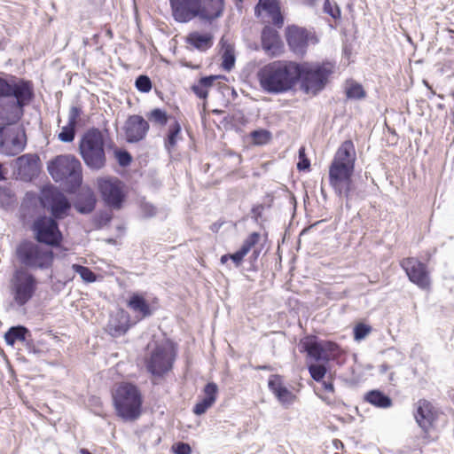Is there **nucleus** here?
Returning a JSON list of instances; mask_svg holds the SVG:
<instances>
[{
    "instance_id": "f257e3e1",
    "label": "nucleus",
    "mask_w": 454,
    "mask_h": 454,
    "mask_svg": "<svg viewBox=\"0 0 454 454\" xmlns=\"http://www.w3.org/2000/svg\"><path fill=\"white\" fill-rule=\"evenodd\" d=\"M356 160V149L351 140H345L337 149L328 172L329 184L334 193L347 200L352 199L355 192L353 174Z\"/></svg>"
},
{
    "instance_id": "f03ea898",
    "label": "nucleus",
    "mask_w": 454,
    "mask_h": 454,
    "mask_svg": "<svg viewBox=\"0 0 454 454\" xmlns=\"http://www.w3.org/2000/svg\"><path fill=\"white\" fill-rule=\"evenodd\" d=\"M302 66L290 60H275L262 66L256 73L262 90L270 94L291 90L301 77Z\"/></svg>"
},
{
    "instance_id": "7ed1b4c3",
    "label": "nucleus",
    "mask_w": 454,
    "mask_h": 454,
    "mask_svg": "<svg viewBox=\"0 0 454 454\" xmlns=\"http://www.w3.org/2000/svg\"><path fill=\"white\" fill-rule=\"evenodd\" d=\"M79 153L90 170L103 169L107 162L103 132L96 128L88 129L80 139Z\"/></svg>"
},
{
    "instance_id": "20e7f679",
    "label": "nucleus",
    "mask_w": 454,
    "mask_h": 454,
    "mask_svg": "<svg viewBox=\"0 0 454 454\" xmlns=\"http://www.w3.org/2000/svg\"><path fill=\"white\" fill-rule=\"evenodd\" d=\"M116 414L124 421H134L141 415L142 395L137 386L121 383L113 393Z\"/></svg>"
},
{
    "instance_id": "39448f33",
    "label": "nucleus",
    "mask_w": 454,
    "mask_h": 454,
    "mask_svg": "<svg viewBox=\"0 0 454 454\" xmlns=\"http://www.w3.org/2000/svg\"><path fill=\"white\" fill-rule=\"evenodd\" d=\"M175 359L176 352L170 343L155 342L153 348L148 345L145 365L153 376L162 377L172 369Z\"/></svg>"
},
{
    "instance_id": "423d86ee",
    "label": "nucleus",
    "mask_w": 454,
    "mask_h": 454,
    "mask_svg": "<svg viewBox=\"0 0 454 454\" xmlns=\"http://www.w3.org/2000/svg\"><path fill=\"white\" fill-rule=\"evenodd\" d=\"M37 284L35 277L27 269H16L9 284L13 302L19 307L25 306L35 295Z\"/></svg>"
},
{
    "instance_id": "0eeeda50",
    "label": "nucleus",
    "mask_w": 454,
    "mask_h": 454,
    "mask_svg": "<svg viewBox=\"0 0 454 454\" xmlns=\"http://www.w3.org/2000/svg\"><path fill=\"white\" fill-rule=\"evenodd\" d=\"M301 66L302 88L307 93L312 94L318 93L325 87L330 75L335 70V65L329 61Z\"/></svg>"
},
{
    "instance_id": "6e6552de",
    "label": "nucleus",
    "mask_w": 454,
    "mask_h": 454,
    "mask_svg": "<svg viewBox=\"0 0 454 454\" xmlns=\"http://www.w3.org/2000/svg\"><path fill=\"white\" fill-rule=\"evenodd\" d=\"M19 262L28 269H47L53 261V253L32 241L21 242L16 249Z\"/></svg>"
},
{
    "instance_id": "1a4fd4ad",
    "label": "nucleus",
    "mask_w": 454,
    "mask_h": 454,
    "mask_svg": "<svg viewBox=\"0 0 454 454\" xmlns=\"http://www.w3.org/2000/svg\"><path fill=\"white\" fill-rule=\"evenodd\" d=\"M48 170L56 182L67 180L74 186L82 183V165L73 155L57 156L49 163Z\"/></svg>"
},
{
    "instance_id": "9d476101",
    "label": "nucleus",
    "mask_w": 454,
    "mask_h": 454,
    "mask_svg": "<svg viewBox=\"0 0 454 454\" xmlns=\"http://www.w3.org/2000/svg\"><path fill=\"white\" fill-rule=\"evenodd\" d=\"M12 97L15 99L0 102V125H12L20 120L24 106L34 98V89L26 91L20 90Z\"/></svg>"
},
{
    "instance_id": "9b49d317",
    "label": "nucleus",
    "mask_w": 454,
    "mask_h": 454,
    "mask_svg": "<svg viewBox=\"0 0 454 454\" xmlns=\"http://www.w3.org/2000/svg\"><path fill=\"white\" fill-rule=\"evenodd\" d=\"M299 346L301 352H306L309 357L317 362H328L338 357L340 353V347L336 343L319 340L313 335L306 336L301 340Z\"/></svg>"
},
{
    "instance_id": "f8f14e48",
    "label": "nucleus",
    "mask_w": 454,
    "mask_h": 454,
    "mask_svg": "<svg viewBox=\"0 0 454 454\" xmlns=\"http://www.w3.org/2000/svg\"><path fill=\"white\" fill-rule=\"evenodd\" d=\"M41 204L51 212L53 219H63L68 215L71 208L67 196L55 187L43 189Z\"/></svg>"
},
{
    "instance_id": "ddd939ff",
    "label": "nucleus",
    "mask_w": 454,
    "mask_h": 454,
    "mask_svg": "<svg viewBox=\"0 0 454 454\" xmlns=\"http://www.w3.org/2000/svg\"><path fill=\"white\" fill-rule=\"evenodd\" d=\"M98 186L102 200L109 207L119 210L125 200L122 183L116 177H102L98 179Z\"/></svg>"
},
{
    "instance_id": "4468645a",
    "label": "nucleus",
    "mask_w": 454,
    "mask_h": 454,
    "mask_svg": "<svg viewBox=\"0 0 454 454\" xmlns=\"http://www.w3.org/2000/svg\"><path fill=\"white\" fill-rule=\"evenodd\" d=\"M35 239L40 243L51 246H58L61 239L62 234L59 230L56 219L47 216L37 218L32 227Z\"/></svg>"
},
{
    "instance_id": "2eb2a0df",
    "label": "nucleus",
    "mask_w": 454,
    "mask_h": 454,
    "mask_svg": "<svg viewBox=\"0 0 454 454\" xmlns=\"http://www.w3.org/2000/svg\"><path fill=\"white\" fill-rule=\"evenodd\" d=\"M286 39L291 51L297 56H303L306 53L309 42L317 43L313 33L296 25H291L286 28Z\"/></svg>"
},
{
    "instance_id": "dca6fc26",
    "label": "nucleus",
    "mask_w": 454,
    "mask_h": 454,
    "mask_svg": "<svg viewBox=\"0 0 454 454\" xmlns=\"http://www.w3.org/2000/svg\"><path fill=\"white\" fill-rule=\"evenodd\" d=\"M25 147L24 136L16 129L0 128V153L8 156L19 154Z\"/></svg>"
},
{
    "instance_id": "f3484780",
    "label": "nucleus",
    "mask_w": 454,
    "mask_h": 454,
    "mask_svg": "<svg viewBox=\"0 0 454 454\" xmlns=\"http://www.w3.org/2000/svg\"><path fill=\"white\" fill-rule=\"evenodd\" d=\"M411 282L419 287L426 289L430 286V279L426 265L414 257H408L401 262Z\"/></svg>"
},
{
    "instance_id": "a211bd4d",
    "label": "nucleus",
    "mask_w": 454,
    "mask_h": 454,
    "mask_svg": "<svg viewBox=\"0 0 454 454\" xmlns=\"http://www.w3.org/2000/svg\"><path fill=\"white\" fill-rule=\"evenodd\" d=\"M176 21L186 23L198 17L201 0H169Z\"/></svg>"
},
{
    "instance_id": "6ab92c4d",
    "label": "nucleus",
    "mask_w": 454,
    "mask_h": 454,
    "mask_svg": "<svg viewBox=\"0 0 454 454\" xmlns=\"http://www.w3.org/2000/svg\"><path fill=\"white\" fill-rule=\"evenodd\" d=\"M149 130V124L140 115H131L124 125L125 137L128 143H137L143 140Z\"/></svg>"
},
{
    "instance_id": "aec40b11",
    "label": "nucleus",
    "mask_w": 454,
    "mask_h": 454,
    "mask_svg": "<svg viewBox=\"0 0 454 454\" xmlns=\"http://www.w3.org/2000/svg\"><path fill=\"white\" fill-rule=\"evenodd\" d=\"M262 48L270 57L280 56L283 52V43L278 32L270 27L265 26L261 35Z\"/></svg>"
},
{
    "instance_id": "412c9836",
    "label": "nucleus",
    "mask_w": 454,
    "mask_h": 454,
    "mask_svg": "<svg viewBox=\"0 0 454 454\" xmlns=\"http://www.w3.org/2000/svg\"><path fill=\"white\" fill-rule=\"evenodd\" d=\"M31 89H34V86L30 81L11 74L7 75L6 78L0 76V98H9L16 94V91H20V90L26 91Z\"/></svg>"
},
{
    "instance_id": "4be33fe9",
    "label": "nucleus",
    "mask_w": 454,
    "mask_h": 454,
    "mask_svg": "<svg viewBox=\"0 0 454 454\" xmlns=\"http://www.w3.org/2000/svg\"><path fill=\"white\" fill-rule=\"evenodd\" d=\"M224 9L225 0H201L198 18L212 23L223 15Z\"/></svg>"
},
{
    "instance_id": "5701e85b",
    "label": "nucleus",
    "mask_w": 454,
    "mask_h": 454,
    "mask_svg": "<svg viewBox=\"0 0 454 454\" xmlns=\"http://www.w3.org/2000/svg\"><path fill=\"white\" fill-rule=\"evenodd\" d=\"M268 387L283 406L288 407L294 403L295 395L283 385L279 375H271L268 381Z\"/></svg>"
},
{
    "instance_id": "b1692460",
    "label": "nucleus",
    "mask_w": 454,
    "mask_h": 454,
    "mask_svg": "<svg viewBox=\"0 0 454 454\" xmlns=\"http://www.w3.org/2000/svg\"><path fill=\"white\" fill-rule=\"evenodd\" d=\"M39 158L35 154H24L17 158L16 168L18 174L23 179H31L38 172Z\"/></svg>"
},
{
    "instance_id": "393cba45",
    "label": "nucleus",
    "mask_w": 454,
    "mask_h": 454,
    "mask_svg": "<svg viewBox=\"0 0 454 454\" xmlns=\"http://www.w3.org/2000/svg\"><path fill=\"white\" fill-rule=\"evenodd\" d=\"M417 405V411L414 415L416 422L424 432H428L435 419L433 406L425 399L419 400Z\"/></svg>"
},
{
    "instance_id": "a878e982",
    "label": "nucleus",
    "mask_w": 454,
    "mask_h": 454,
    "mask_svg": "<svg viewBox=\"0 0 454 454\" xmlns=\"http://www.w3.org/2000/svg\"><path fill=\"white\" fill-rule=\"evenodd\" d=\"M218 392V387L214 382L207 383L204 387L205 396L201 401L197 403L193 407V412L196 415L204 414L207 409H209L216 400V395Z\"/></svg>"
},
{
    "instance_id": "bb28decb",
    "label": "nucleus",
    "mask_w": 454,
    "mask_h": 454,
    "mask_svg": "<svg viewBox=\"0 0 454 454\" xmlns=\"http://www.w3.org/2000/svg\"><path fill=\"white\" fill-rule=\"evenodd\" d=\"M128 307L135 313L139 314L140 318H145L153 315V310L144 296L138 293L132 294L128 301Z\"/></svg>"
},
{
    "instance_id": "cd10ccee",
    "label": "nucleus",
    "mask_w": 454,
    "mask_h": 454,
    "mask_svg": "<svg viewBox=\"0 0 454 454\" xmlns=\"http://www.w3.org/2000/svg\"><path fill=\"white\" fill-rule=\"evenodd\" d=\"M260 234L258 232L251 233L244 241L241 247L234 254H230V258L236 267H239L244 257L249 253L251 248L259 241Z\"/></svg>"
},
{
    "instance_id": "c85d7f7f",
    "label": "nucleus",
    "mask_w": 454,
    "mask_h": 454,
    "mask_svg": "<svg viewBox=\"0 0 454 454\" xmlns=\"http://www.w3.org/2000/svg\"><path fill=\"white\" fill-rule=\"evenodd\" d=\"M96 201V197L92 192H81L74 202V208L81 214H90L94 210Z\"/></svg>"
},
{
    "instance_id": "c756f323",
    "label": "nucleus",
    "mask_w": 454,
    "mask_h": 454,
    "mask_svg": "<svg viewBox=\"0 0 454 454\" xmlns=\"http://www.w3.org/2000/svg\"><path fill=\"white\" fill-rule=\"evenodd\" d=\"M187 42L199 51H205L212 47L213 36L210 34L193 32L188 35Z\"/></svg>"
},
{
    "instance_id": "7c9ffc66",
    "label": "nucleus",
    "mask_w": 454,
    "mask_h": 454,
    "mask_svg": "<svg viewBox=\"0 0 454 454\" xmlns=\"http://www.w3.org/2000/svg\"><path fill=\"white\" fill-rule=\"evenodd\" d=\"M365 400L378 408H388L392 405L391 398L380 390L369 391Z\"/></svg>"
},
{
    "instance_id": "2f4dec72",
    "label": "nucleus",
    "mask_w": 454,
    "mask_h": 454,
    "mask_svg": "<svg viewBox=\"0 0 454 454\" xmlns=\"http://www.w3.org/2000/svg\"><path fill=\"white\" fill-rule=\"evenodd\" d=\"M28 333L25 326H12L4 334L5 342L13 346L16 341H25Z\"/></svg>"
},
{
    "instance_id": "473e14b6",
    "label": "nucleus",
    "mask_w": 454,
    "mask_h": 454,
    "mask_svg": "<svg viewBox=\"0 0 454 454\" xmlns=\"http://www.w3.org/2000/svg\"><path fill=\"white\" fill-rule=\"evenodd\" d=\"M180 133L181 126L177 121H175L174 123L169 126L168 137L165 139V147L168 152L176 146Z\"/></svg>"
},
{
    "instance_id": "72a5a7b5",
    "label": "nucleus",
    "mask_w": 454,
    "mask_h": 454,
    "mask_svg": "<svg viewBox=\"0 0 454 454\" xmlns=\"http://www.w3.org/2000/svg\"><path fill=\"white\" fill-rule=\"evenodd\" d=\"M279 8L276 0H259L255 6V13H260L262 11L265 12L267 15H271L277 9Z\"/></svg>"
},
{
    "instance_id": "f704fd0d",
    "label": "nucleus",
    "mask_w": 454,
    "mask_h": 454,
    "mask_svg": "<svg viewBox=\"0 0 454 454\" xmlns=\"http://www.w3.org/2000/svg\"><path fill=\"white\" fill-rule=\"evenodd\" d=\"M72 267L74 272L79 274L83 281L87 283H92L96 281V274L88 267L79 264H73Z\"/></svg>"
},
{
    "instance_id": "c9c22d12",
    "label": "nucleus",
    "mask_w": 454,
    "mask_h": 454,
    "mask_svg": "<svg viewBox=\"0 0 454 454\" xmlns=\"http://www.w3.org/2000/svg\"><path fill=\"white\" fill-rule=\"evenodd\" d=\"M251 137L255 145H265L270 140L271 134L266 129H258L251 132Z\"/></svg>"
},
{
    "instance_id": "e433bc0d",
    "label": "nucleus",
    "mask_w": 454,
    "mask_h": 454,
    "mask_svg": "<svg viewBox=\"0 0 454 454\" xmlns=\"http://www.w3.org/2000/svg\"><path fill=\"white\" fill-rule=\"evenodd\" d=\"M148 118L151 121H153L159 125H165L168 122V114L165 111L155 108L150 112Z\"/></svg>"
},
{
    "instance_id": "4c0bfd02",
    "label": "nucleus",
    "mask_w": 454,
    "mask_h": 454,
    "mask_svg": "<svg viewBox=\"0 0 454 454\" xmlns=\"http://www.w3.org/2000/svg\"><path fill=\"white\" fill-rule=\"evenodd\" d=\"M346 95L348 98L361 99L365 97V91L362 85L352 83L346 89Z\"/></svg>"
},
{
    "instance_id": "58836bf2",
    "label": "nucleus",
    "mask_w": 454,
    "mask_h": 454,
    "mask_svg": "<svg viewBox=\"0 0 454 454\" xmlns=\"http://www.w3.org/2000/svg\"><path fill=\"white\" fill-rule=\"evenodd\" d=\"M75 127L69 124L64 126L59 133L58 137L61 142L69 143L74 139Z\"/></svg>"
},
{
    "instance_id": "ea45409f",
    "label": "nucleus",
    "mask_w": 454,
    "mask_h": 454,
    "mask_svg": "<svg viewBox=\"0 0 454 454\" xmlns=\"http://www.w3.org/2000/svg\"><path fill=\"white\" fill-rule=\"evenodd\" d=\"M309 372L311 378L314 380L319 382L324 379L326 373V368L323 364H310L309 366Z\"/></svg>"
},
{
    "instance_id": "a19ab883",
    "label": "nucleus",
    "mask_w": 454,
    "mask_h": 454,
    "mask_svg": "<svg viewBox=\"0 0 454 454\" xmlns=\"http://www.w3.org/2000/svg\"><path fill=\"white\" fill-rule=\"evenodd\" d=\"M324 12L330 15L333 19L340 18V9L336 3H331L330 0H325Z\"/></svg>"
},
{
    "instance_id": "79ce46f5",
    "label": "nucleus",
    "mask_w": 454,
    "mask_h": 454,
    "mask_svg": "<svg viewBox=\"0 0 454 454\" xmlns=\"http://www.w3.org/2000/svg\"><path fill=\"white\" fill-rule=\"evenodd\" d=\"M114 155L119 165L121 167H127L131 163L132 157L126 150L116 149L114 151Z\"/></svg>"
},
{
    "instance_id": "37998d69",
    "label": "nucleus",
    "mask_w": 454,
    "mask_h": 454,
    "mask_svg": "<svg viewBox=\"0 0 454 454\" xmlns=\"http://www.w3.org/2000/svg\"><path fill=\"white\" fill-rule=\"evenodd\" d=\"M372 331V327L368 325L360 323L354 328V338L356 340L364 339Z\"/></svg>"
},
{
    "instance_id": "c03bdc74",
    "label": "nucleus",
    "mask_w": 454,
    "mask_h": 454,
    "mask_svg": "<svg viewBox=\"0 0 454 454\" xmlns=\"http://www.w3.org/2000/svg\"><path fill=\"white\" fill-rule=\"evenodd\" d=\"M135 85L141 92H149L152 89V82L146 75H139L136 80Z\"/></svg>"
},
{
    "instance_id": "a18cd8bd",
    "label": "nucleus",
    "mask_w": 454,
    "mask_h": 454,
    "mask_svg": "<svg viewBox=\"0 0 454 454\" xmlns=\"http://www.w3.org/2000/svg\"><path fill=\"white\" fill-rule=\"evenodd\" d=\"M235 64V56L231 50L226 49L223 54L222 67L223 69L230 71Z\"/></svg>"
},
{
    "instance_id": "49530a36",
    "label": "nucleus",
    "mask_w": 454,
    "mask_h": 454,
    "mask_svg": "<svg viewBox=\"0 0 454 454\" xmlns=\"http://www.w3.org/2000/svg\"><path fill=\"white\" fill-rule=\"evenodd\" d=\"M81 114H82V109L80 107L72 106L68 113V123L67 124L76 128V125H77V122H78Z\"/></svg>"
},
{
    "instance_id": "de8ad7c7",
    "label": "nucleus",
    "mask_w": 454,
    "mask_h": 454,
    "mask_svg": "<svg viewBox=\"0 0 454 454\" xmlns=\"http://www.w3.org/2000/svg\"><path fill=\"white\" fill-rule=\"evenodd\" d=\"M270 18L271 23L280 28L284 25V17L281 13L280 7L277 9L271 15H269Z\"/></svg>"
},
{
    "instance_id": "09e8293b",
    "label": "nucleus",
    "mask_w": 454,
    "mask_h": 454,
    "mask_svg": "<svg viewBox=\"0 0 454 454\" xmlns=\"http://www.w3.org/2000/svg\"><path fill=\"white\" fill-rule=\"evenodd\" d=\"M192 90L195 93V95L200 98L206 99L208 95V91L206 88H204L200 82H198L197 84L192 86Z\"/></svg>"
},
{
    "instance_id": "8fccbe9b",
    "label": "nucleus",
    "mask_w": 454,
    "mask_h": 454,
    "mask_svg": "<svg viewBox=\"0 0 454 454\" xmlns=\"http://www.w3.org/2000/svg\"><path fill=\"white\" fill-rule=\"evenodd\" d=\"M174 449L176 454H191L192 451L190 445L184 442H178Z\"/></svg>"
},
{
    "instance_id": "3c124183",
    "label": "nucleus",
    "mask_w": 454,
    "mask_h": 454,
    "mask_svg": "<svg viewBox=\"0 0 454 454\" xmlns=\"http://www.w3.org/2000/svg\"><path fill=\"white\" fill-rule=\"evenodd\" d=\"M142 212L147 217L153 216L156 214V207L149 203H144L141 207Z\"/></svg>"
},
{
    "instance_id": "603ef678",
    "label": "nucleus",
    "mask_w": 454,
    "mask_h": 454,
    "mask_svg": "<svg viewBox=\"0 0 454 454\" xmlns=\"http://www.w3.org/2000/svg\"><path fill=\"white\" fill-rule=\"evenodd\" d=\"M218 78V76L216 75H209V76H205V77H201L200 80H199V82H200V84L206 88L207 90L211 87L213 85V82Z\"/></svg>"
},
{
    "instance_id": "864d4df0",
    "label": "nucleus",
    "mask_w": 454,
    "mask_h": 454,
    "mask_svg": "<svg viewBox=\"0 0 454 454\" xmlns=\"http://www.w3.org/2000/svg\"><path fill=\"white\" fill-rule=\"evenodd\" d=\"M264 209V206L262 204H258L253 207L252 214L253 218L257 222L258 219L262 216V211Z\"/></svg>"
},
{
    "instance_id": "5fc2aeb1",
    "label": "nucleus",
    "mask_w": 454,
    "mask_h": 454,
    "mask_svg": "<svg viewBox=\"0 0 454 454\" xmlns=\"http://www.w3.org/2000/svg\"><path fill=\"white\" fill-rule=\"evenodd\" d=\"M112 220V215L109 213H101L98 215V222L101 225L108 224Z\"/></svg>"
},
{
    "instance_id": "6e6d98bb",
    "label": "nucleus",
    "mask_w": 454,
    "mask_h": 454,
    "mask_svg": "<svg viewBox=\"0 0 454 454\" xmlns=\"http://www.w3.org/2000/svg\"><path fill=\"white\" fill-rule=\"evenodd\" d=\"M310 166V162L307 158L300 159L299 162L297 163V168L299 170H306L309 169Z\"/></svg>"
},
{
    "instance_id": "4d7b16f0",
    "label": "nucleus",
    "mask_w": 454,
    "mask_h": 454,
    "mask_svg": "<svg viewBox=\"0 0 454 454\" xmlns=\"http://www.w3.org/2000/svg\"><path fill=\"white\" fill-rule=\"evenodd\" d=\"M114 333L116 334H122L127 332L128 327L124 325H114Z\"/></svg>"
},
{
    "instance_id": "13d9d810",
    "label": "nucleus",
    "mask_w": 454,
    "mask_h": 454,
    "mask_svg": "<svg viewBox=\"0 0 454 454\" xmlns=\"http://www.w3.org/2000/svg\"><path fill=\"white\" fill-rule=\"evenodd\" d=\"M323 387L328 392H333L334 390L333 384L331 381H324Z\"/></svg>"
},
{
    "instance_id": "bf43d9fd",
    "label": "nucleus",
    "mask_w": 454,
    "mask_h": 454,
    "mask_svg": "<svg viewBox=\"0 0 454 454\" xmlns=\"http://www.w3.org/2000/svg\"><path fill=\"white\" fill-rule=\"evenodd\" d=\"M333 445L335 450H342L344 448L342 442L339 439H334L333 441Z\"/></svg>"
},
{
    "instance_id": "052dcab7",
    "label": "nucleus",
    "mask_w": 454,
    "mask_h": 454,
    "mask_svg": "<svg viewBox=\"0 0 454 454\" xmlns=\"http://www.w3.org/2000/svg\"><path fill=\"white\" fill-rule=\"evenodd\" d=\"M304 158H306V156H305V149H304V147H301L299 149V160L300 159H304Z\"/></svg>"
},
{
    "instance_id": "680f3d73",
    "label": "nucleus",
    "mask_w": 454,
    "mask_h": 454,
    "mask_svg": "<svg viewBox=\"0 0 454 454\" xmlns=\"http://www.w3.org/2000/svg\"><path fill=\"white\" fill-rule=\"evenodd\" d=\"M229 259H231L230 254H227L222 255L220 261L222 263H225Z\"/></svg>"
},
{
    "instance_id": "e2e57ef3",
    "label": "nucleus",
    "mask_w": 454,
    "mask_h": 454,
    "mask_svg": "<svg viewBox=\"0 0 454 454\" xmlns=\"http://www.w3.org/2000/svg\"><path fill=\"white\" fill-rule=\"evenodd\" d=\"M256 370L270 371L271 367L270 365H259V366L256 367Z\"/></svg>"
},
{
    "instance_id": "0e129e2a",
    "label": "nucleus",
    "mask_w": 454,
    "mask_h": 454,
    "mask_svg": "<svg viewBox=\"0 0 454 454\" xmlns=\"http://www.w3.org/2000/svg\"><path fill=\"white\" fill-rule=\"evenodd\" d=\"M388 370V366L387 364H381L380 367V372L381 373L386 372Z\"/></svg>"
},
{
    "instance_id": "69168bd1",
    "label": "nucleus",
    "mask_w": 454,
    "mask_h": 454,
    "mask_svg": "<svg viewBox=\"0 0 454 454\" xmlns=\"http://www.w3.org/2000/svg\"><path fill=\"white\" fill-rule=\"evenodd\" d=\"M309 5H314L317 0H305Z\"/></svg>"
},
{
    "instance_id": "338daca9",
    "label": "nucleus",
    "mask_w": 454,
    "mask_h": 454,
    "mask_svg": "<svg viewBox=\"0 0 454 454\" xmlns=\"http://www.w3.org/2000/svg\"><path fill=\"white\" fill-rule=\"evenodd\" d=\"M80 453H81V454H91V453H90L88 450H86V449H82V450H80Z\"/></svg>"
},
{
    "instance_id": "774afa93",
    "label": "nucleus",
    "mask_w": 454,
    "mask_h": 454,
    "mask_svg": "<svg viewBox=\"0 0 454 454\" xmlns=\"http://www.w3.org/2000/svg\"><path fill=\"white\" fill-rule=\"evenodd\" d=\"M323 400L325 401L328 404H331V401L327 397H323Z\"/></svg>"
}]
</instances>
